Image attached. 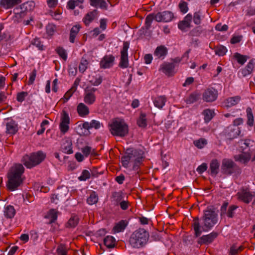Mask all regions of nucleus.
Listing matches in <instances>:
<instances>
[{"mask_svg": "<svg viewBox=\"0 0 255 255\" xmlns=\"http://www.w3.org/2000/svg\"><path fill=\"white\" fill-rule=\"evenodd\" d=\"M203 226L200 225L199 218L197 217L193 220V229L196 238L199 237L202 232H207L211 229L218 222V210L213 207H208L204 211L202 217Z\"/></svg>", "mask_w": 255, "mask_h": 255, "instance_id": "nucleus-1", "label": "nucleus"}, {"mask_svg": "<svg viewBox=\"0 0 255 255\" xmlns=\"http://www.w3.org/2000/svg\"><path fill=\"white\" fill-rule=\"evenodd\" d=\"M24 168L21 164L18 163L12 166L7 173L8 181L6 186L11 191H14L23 182L22 175Z\"/></svg>", "mask_w": 255, "mask_h": 255, "instance_id": "nucleus-2", "label": "nucleus"}, {"mask_svg": "<svg viewBox=\"0 0 255 255\" xmlns=\"http://www.w3.org/2000/svg\"><path fill=\"white\" fill-rule=\"evenodd\" d=\"M149 234L144 229H139L135 231L129 238L130 245L134 248L143 247L147 243Z\"/></svg>", "mask_w": 255, "mask_h": 255, "instance_id": "nucleus-3", "label": "nucleus"}, {"mask_svg": "<svg viewBox=\"0 0 255 255\" xmlns=\"http://www.w3.org/2000/svg\"><path fill=\"white\" fill-rule=\"evenodd\" d=\"M45 154L41 151H38L28 155H24L21 159L22 163L27 168H32L39 164L45 158Z\"/></svg>", "mask_w": 255, "mask_h": 255, "instance_id": "nucleus-4", "label": "nucleus"}, {"mask_svg": "<svg viewBox=\"0 0 255 255\" xmlns=\"http://www.w3.org/2000/svg\"><path fill=\"white\" fill-rule=\"evenodd\" d=\"M109 126L110 130L113 135L124 137L128 133V126L122 120L114 119Z\"/></svg>", "mask_w": 255, "mask_h": 255, "instance_id": "nucleus-5", "label": "nucleus"}, {"mask_svg": "<svg viewBox=\"0 0 255 255\" xmlns=\"http://www.w3.org/2000/svg\"><path fill=\"white\" fill-rule=\"evenodd\" d=\"M221 170L223 174L226 175L241 173V168L233 160L226 158L222 160Z\"/></svg>", "mask_w": 255, "mask_h": 255, "instance_id": "nucleus-6", "label": "nucleus"}, {"mask_svg": "<svg viewBox=\"0 0 255 255\" xmlns=\"http://www.w3.org/2000/svg\"><path fill=\"white\" fill-rule=\"evenodd\" d=\"M97 90V89L91 86H87L84 89V101L86 104L92 105L95 102L96 96L95 92Z\"/></svg>", "mask_w": 255, "mask_h": 255, "instance_id": "nucleus-7", "label": "nucleus"}, {"mask_svg": "<svg viewBox=\"0 0 255 255\" xmlns=\"http://www.w3.org/2000/svg\"><path fill=\"white\" fill-rule=\"evenodd\" d=\"M129 47V43L124 42L123 49L121 52V60L119 66L122 68H126L128 66V50Z\"/></svg>", "mask_w": 255, "mask_h": 255, "instance_id": "nucleus-8", "label": "nucleus"}, {"mask_svg": "<svg viewBox=\"0 0 255 255\" xmlns=\"http://www.w3.org/2000/svg\"><path fill=\"white\" fill-rule=\"evenodd\" d=\"M218 95V91L215 89L208 88L203 94V100L206 102H212L217 99Z\"/></svg>", "mask_w": 255, "mask_h": 255, "instance_id": "nucleus-9", "label": "nucleus"}, {"mask_svg": "<svg viewBox=\"0 0 255 255\" xmlns=\"http://www.w3.org/2000/svg\"><path fill=\"white\" fill-rule=\"evenodd\" d=\"M143 151L138 149H134L133 148H128L127 149L126 154H128L131 156L132 161L139 160L142 161L144 158Z\"/></svg>", "mask_w": 255, "mask_h": 255, "instance_id": "nucleus-10", "label": "nucleus"}, {"mask_svg": "<svg viewBox=\"0 0 255 255\" xmlns=\"http://www.w3.org/2000/svg\"><path fill=\"white\" fill-rule=\"evenodd\" d=\"M174 15L172 12L164 11L156 13L155 20L157 22H167L171 21Z\"/></svg>", "mask_w": 255, "mask_h": 255, "instance_id": "nucleus-11", "label": "nucleus"}, {"mask_svg": "<svg viewBox=\"0 0 255 255\" xmlns=\"http://www.w3.org/2000/svg\"><path fill=\"white\" fill-rule=\"evenodd\" d=\"M218 236V234L216 232H213L211 233L204 235L200 237L198 241V243L202 245H209L211 244Z\"/></svg>", "mask_w": 255, "mask_h": 255, "instance_id": "nucleus-12", "label": "nucleus"}, {"mask_svg": "<svg viewBox=\"0 0 255 255\" xmlns=\"http://www.w3.org/2000/svg\"><path fill=\"white\" fill-rule=\"evenodd\" d=\"M240 132L239 127L236 126H231L227 128L226 130V136L230 140H232L237 137Z\"/></svg>", "mask_w": 255, "mask_h": 255, "instance_id": "nucleus-13", "label": "nucleus"}, {"mask_svg": "<svg viewBox=\"0 0 255 255\" xmlns=\"http://www.w3.org/2000/svg\"><path fill=\"white\" fill-rule=\"evenodd\" d=\"M175 65L173 63H164L161 66L162 72L168 76H172L174 73V68Z\"/></svg>", "mask_w": 255, "mask_h": 255, "instance_id": "nucleus-14", "label": "nucleus"}, {"mask_svg": "<svg viewBox=\"0 0 255 255\" xmlns=\"http://www.w3.org/2000/svg\"><path fill=\"white\" fill-rule=\"evenodd\" d=\"M115 57L112 55H106L100 62V67L106 69L112 67L113 65Z\"/></svg>", "mask_w": 255, "mask_h": 255, "instance_id": "nucleus-15", "label": "nucleus"}, {"mask_svg": "<svg viewBox=\"0 0 255 255\" xmlns=\"http://www.w3.org/2000/svg\"><path fill=\"white\" fill-rule=\"evenodd\" d=\"M192 19L191 14H188L182 21H180L178 24V28L182 31H184L186 28L191 27V22Z\"/></svg>", "mask_w": 255, "mask_h": 255, "instance_id": "nucleus-16", "label": "nucleus"}, {"mask_svg": "<svg viewBox=\"0 0 255 255\" xmlns=\"http://www.w3.org/2000/svg\"><path fill=\"white\" fill-rule=\"evenodd\" d=\"M6 132L9 134H15L18 131V125L15 121L13 120H11L6 123Z\"/></svg>", "mask_w": 255, "mask_h": 255, "instance_id": "nucleus-17", "label": "nucleus"}, {"mask_svg": "<svg viewBox=\"0 0 255 255\" xmlns=\"http://www.w3.org/2000/svg\"><path fill=\"white\" fill-rule=\"evenodd\" d=\"M255 64V60L253 59L250 61L246 67L243 69L241 71V74L243 77L250 74L254 69V65Z\"/></svg>", "mask_w": 255, "mask_h": 255, "instance_id": "nucleus-18", "label": "nucleus"}, {"mask_svg": "<svg viewBox=\"0 0 255 255\" xmlns=\"http://www.w3.org/2000/svg\"><path fill=\"white\" fill-rule=\"evenodd\" d=\"M220 163L217 159H213L210 164V174L216 176L219 171Z\"/></svg>", "mask_w": 255, "mask_h": 255, "instance_id": "nucleus-19", "label": "nucleus"}, {"mask_svg": "<svg viewBox=\"0 0 255 255\" xmlns=\"http://www.w3.org/2000/svg\"><path fill=\"white\" fill-rule=\"evenodd\" d=\"M21 2V0H1L0 4L4 8L8 9Z\"/></svg>", "mask_w": 255, "mask_h": 255, "instance_id": "nucleus-20", "label": "nucleus"}, {"mask_svg": "<svg viewBox=\"0 0 255 255\" xmlns=\"http://www.w3.org/2000/svg\"><path fill=\"white\" fill-rule=\"evenodd\" d=\"M254 196H255L254 193H253L246 190H244L240 195V198L246 203H249Z\"/></svg>", "mask_w": 255, "mask_h": 255, "instance_id": "nucleus-21", "label": "nucleus"}, {"mask_svg": "<svg viewBox=\"0 0 255 255\" xmlns=\"http://www.w3.org/2000/svg\"><path fill=\"white\" fill-rule=\"evenodd\" d=\"M240 100L241 97L239 96L229 98L227 99L225 101V106L227 108H230L237 105L239 102Z\"/></svg>", "mask_w": 255, "mask_h": 255, "instance_id": "nucleus-22", "label": "nucleus"}, {"mask_svg": "<svg viewBox=\"0 0 255 255\" xmlns=\"http://www.w3.org/2000/svg\"><path fill=\"white\" fill-rule=\"evenodd\" d=\"M14 11H17L15 12V16L13 17V20L15 22H19L22 18L24 17L26 14V11L20 9L19 8H16L14 9Z\"/></svg>", "mask_w": 255, "mask_h": 255, "instance_id": "nucleus-23", "label": "nucleus"}, {"mask_svg": "<svg viewBox=\"0 0 255 255\" xmlns=\"http://www.w3.org/2000/svg\"><path fill=\"white\" fill-rule=\"evenodd\" d=\"M34 7V2L33 1H28L20 5V9L28 12L33 10Z\"/></svg>", "mask_w": 255, "mask_h": 255, "instance_id": "nucleus-24", "label": "nucleus"}, {"mask_svg": "<svg viewBox=\"0 0 255 255\" xmlns=\"http://www.w3.org/2000/svg\"><path fill=\"white\" fill-rule=\"evenodd\" d=\"M90 4L94 7H97L98 5L99 7L104 9H107L108 5L105 0H90Z\"/></svg>", "mask_w": 255, "mask_h": 255, "instance_id": "nucleus-25", "label": "nucleus"}, {"mask_svg": "<svg viewBox=\"0 0 255 255\" xmlns=\"http://www.w3.org/2000/svg\"><path fill=\"white\" fill-rule=\"evenodd\" d=\"M98 13V11L96 9H94L92 11L88 12L85 16L84 18V22L86 25H88L89 23L94 20L95 17Z\"/></svg>", "mask_w": 255, "mask_h": 255, "instance_id": "nucleus-26", "label": "nucleus"}, {"mask_svg": "<svg viewBox=\"0 0 255 255\" xmlns=\"http://www.w3.org/2000/svg\"><path fill=\"white\" fill-rule=\"evenodd\" d=\"M251 158V154L248 152H243L241 154L235 156L237 161H240L244 163L248 162Z\"/></svg>", "mask_w": 255, "mask_h": 255, "instance_id": "nucleus-27", "label": "nucleus"}, {"mask_svg": "<svg viewBox=\"0 0 255 255\" xmlns=\"http://www.w3.org/2000/svg\"><path fill=\"white\" fill-rule=\"evenodd\" d=\"M166 101L165 97L161 96L155 98L153 100V103L156 107L161 109L164 106Z\"/></svg>", "mask_w": 255, "mask_h": 255, "instance_id": "nucleus-28", "label": "nucleus"}, {"mask_svg": "<svg viewBox=\"0 0 255 255\" xmlns=\"http://www.w3.org/2000/svg\"><path fill=\"white\" fill-rule=\"evenodd\" d=\"M167 54V49L164 46H160L156 48L154 52V55L158 58L163 57Z\"/></svg>", "mask_w": 255, "mask_h": 255, "instance_id": "nucleus-29", "label": "nucleus"}, {"mask_svg": "<svg viewBox=\"0 0 255 255\" xmlns=\"http://www.w3.org/2000/svg\"><path fill=\"white\" fill-rule=\"evenodd\" d=\"M77 111L80 116L84 117L89 113V108L83 103H80L77 106Z\"/></svg>", "mask_w": 255, "mask_h": 255, "instance_id": "nucleus-30", "label": "nucleus"}, {"mask_svg": "<svg viewBox=\"0 0 255 255\" xmlns=\"http://www.w3.org/2000/svg\"><path fill=\"white\" fill-rule=\"evenodd\" d=\"M15 214V211L13 206L8 205L4 208V215L7 218H12Z\"/></svg>", "mask_w": 255, "mask_h": 255, "instance_id": "nucleus-31", "label": "nucleus"}, {"mask_svg": "<svg viewBox=\"0 0 255 255\" xmlns=\"http://www.w3.org/2000/svg\"><path fill=\"white\" fill-rule=\"evenodd\" d=\"M45 218L49 219V224L54 222L57 218V211L54 209H50L45 216Z\"/></svg>", "mask_w": 255, "mask_h": 255, "instance_id": "nucleus-32", "label": "nucleus"}, {"mask_svg": "<svg viewBox=\"0 0 255 255\" xmlns=\"http://www.w3.org/2000/svg\"><path fill=\"white\" fill-rule=\"evenodd\" d=\"M80 26L79 25H76L74 26L70 30L69 40L70 42L74 43L75 38L79 32Z\"/></svg>", "mask_w": 255, "mask_h": 255, "instance_id": "nucleus-33", "label": "nucleus"}, {"mask_svg": "<svg viewBox=\"0 0 255 255\" xmlns=\"http://www.w3.org/2000/svg\"><path fill=\"white\" fill-rule=\"evenodd\" d=\"M115 239L112 236H108L104 240L105 245L108 248H113L115 246Z\"/></svg>", "mask_w": 255, "mask_h": 255, "instance_id": "nucleus-34", "label": "nucleus"}, {"mask_svg": "<svg viewBox=\"0 0 255 255\" xmlns=\"http://www.w3.org/2000/svg\"><path fill=\"white\" fill-rule=\"evenodd\" d=\"M31 44L35 46L39 50L43 51L45 49V46L43 45V42L39 38H34L31 42Z\"/></svg>", "mask_w": 255, "mask_h": 255, "instance_id": "nucleus-35", "label": "nucleus"}, {"mask_svg": "<svg viewBox=\"0 0 255 255\" xmlns=\"http://www.w3.org/2000/svg\"><path fill=\"white\" fill-rule=\"evenodd\" d=\"M78 217L76 215H72L67 223L66 227L74 228L78 225Z\"/></svg>", "mask_w": 255, "mask_h": 255, "instance_id": "nucleus-36", "label": "nucleus"}, {"mask_svg": "<svg viewBox=\"0 0 255 255\" xmlns=\"http://www.w3.org/2000/svg\"><path fill=\"white\" fill-rule=\"evenodd\" d=\"M156 13H150L145 18V27L146 30L150 28L153 19L155 20Z\"/></svg>", "mask_w": 255, "mask_h": 255, "instance_id": "nucleus-37", "label": "nucleus"}, {"mask_svg": "<svg viewBox=\"0 0 255 255\" xmlns=\"http://www.w3.org/2000/svg\"><path fill=\"white\" fill-rule=\"evenodd\" d=\"M128 225L127 222L122 220L119 222L114 228V230L116 232H120L123 231Z\"/></svg>", "mask_w": 255, "mask_h": 255, "instance_id": "nucleus-38", "label": "nucleus"}, {"mask_svg": "<svg viewBox=\"0 0 255 255\" xmlns=\"http://www.w3.org/2000/svg\"><path fill=\"white\" fill-rule=\"evenodd\" d=\"M203 115L204 116L205 123H208L213 118L214 112L210 109H206L203 112Z\"/></svg>", "mask_w": 255, "mask_h": 255, "instance_id": "nucleus-39", "label": "nucleus"}, {"mask_svg": "<svg viewBox=\"0 0 255 255\" xmlns=\"http://www.w3.org/2000/svg\"><path fill=\"white\" fill-rule=\"evenodd\" d=\"M235 58L237 60L238 62L243 65L247 60L249 57L246 55H242L239 53H236L234 55Z\"/></svg>", "mask_w": 255, "mask_h": 255, "instance_id": "nucleus-40", "label": "nucleus"}, {"mask_svg": "<svg viewBox=\"0 0 255 255\" xmlns=\"http://www.w3.org/2000/svg\"><path fill=\"white\" fill-rule=\"evenodd\" d=\"M200 96L199 94L193 93L190 95L189 97L186 99V102L187 104H192L198 100Z\"/></svg>", "mask_w": 255, "mask_h": 255, "instance_id": "nucleus-41", "label": "nucleus"}, {"mask_svg": "<svg viewBox=\"0 0 255 255\" xmlns=\"http://www.w3.org/2000/svg\"><path fill=\"white\" fill-rule=\"evenodd\" d=\"M247 113L248 118L247 124L249 126H253L254 125V116L252 113V110L251 108L248 107L247 109Z\"/></svg>", "mask_w": 255, "mask_h": 255, "instance_id": "nucleus-42", "label": "nucleus"}, {"mask_svg": "<svg viewBox=\"0 0 255 255\" xmlns=\"http://www.w3.org/2000/svg\"><path fill=\"white\" fill-rule=\"evenodd\" d=\"M72 140L70 138L68 137L66 139L65 141V152H67L68 154L73 153L72 149Z\"/></svg>", "mask_w": 255, "mask_h": 255, "instance_id": "nucleus-43", "label": "nucleus"}, {"mask_svg": "<svg viewBox=\"0 0 255 255\" xmlns=\"http://www.w3.org/2000/svg\"><path fill=\"white\" fill-rule=\"evenodd\" d=\"M138 126L141 128H145L147 126L146 116L144 114H141L137 121Z\"/></svg>", "mask_w": 255, "mask_h": 255, "instance_id": "nucleus-44", "label": "nucleus"}, {"mask_svg": "<svg viewBox=\"0 0 255 255\" xmlns=\"http://www.w3.org/2000/svg\"><path fill=\"white\" fill-rule=\"evenodd\" d=\"M126 154V155L123 156L121 158L122 165L125 168H127L128 167V165L130 161H132V159L130 155L128 154Z\"/></svg>", "mask_w": 255, "mask_h": 255, "instance_id": "nucleus-45", "label": "nucleus"}, {"mask_svg": "<svg viewBox=\"0 0 255 255\" xmlns=\"http://www.w3.org/2000/svg\"><path fill=\"white\" fill-rule=\"evenodd\" d=\"M88 64V61L84 57H82L81 60L80 64L79 65V71L82 73H83L84 71H85V70L87 68Z\"/></svg>", "mask_w": 255, "mask_h": 255, "instance_id": "nucleus-46", "label": "nucleus"}, {"mask_svg": "<svg viewBox=\"0 0 255 255\" xmlns=\"http://www.w3.org/2000/svg\"><path fill=\"white\" fill-rule=\"evenodd\" d=\"M227 51V49L226 47L223 45H220L217 46L215 51V54L219 55V56H224Z\"/></svg>", "mask_w": 255, "mask_h": 255, "instance_id": "nucleus-47", "label": "nucleus"}, {"mask_svg": "<svg viewBox=\"0 0 255 255\" xmlns=\"http://www.w3.org/2000/svg\"><path fill=\"white\" fill-rule=\"evenodd\" d=\"M238 208V206L235 205L230 206L228 210L227 215L230 218H232L235 216V211Z\"/></svg>", "mask_w": 255, "mask_h": 255, "instance_id": "nucleus-48", "label": "nucleus"}, {"mask_svg": "<svg viewBox=\"0 0 255 255\" xmlns=\"http://www.w3.org/2000/svg\"><path fill=\"white\" fill-rule=\"evenodd\" d=\"M76 86H73L66 93H65V103L72 96L76 90Z\"/></svg>", "mask_w": 255, "mask_h": 255, "instance_id": "nucleus-49", "label": "nucleus"}, {"mask_svg": "<svg viewBox=\"0 0 255 255\" xmlns=\"http://www.w3.org/2000/svg\"><path fill=\"white\" fill-rule=\"evenodd\" d=\"M98 197L96 195L95 193L91 194L87 200V203L90 205H93L98 202Z\"/></svg>", "mask_w": 255, "mask_h": 255, "instance_id": "nucleus-50", "label": "nucleus"}, {"mask_svg": "<svg viewBox=\"0 0 255 255\" xmlns=\"http://www.w3.org/2000/svg\"><path fill=\"white\" fill-rule=\"evenodd\" d=\"M195 145L199 148H202L205 144H207V141L203 138H200L199 140L194 141Z\"/></svg>", "mask_w": 255, "mask_h": 255, "instance_id": "nucleus-51", "label": "nucleus"}, {"mask_svg": "<svg viewBox=\"0 0 255 255\" xmlns=\"http://www.w3.org/2000/svg\"><path fill=\"white\" fill-rule=\"evenodd\" d=\"M90 177V173L87 170H84L82 171V175L79 177L81 181H85Z\"/></svg>", "mask_w": 255, "mask_h": 255, "instance_id": "nucleus-52", "label": "nucleus"}, {"mask_svg": "<svg viewBox=\"0 0 255 255\" xmlns=\"http://www.w3.org/2000/svg\"><path fill=\"white\" fill-rule=\"evenodd\" d=\"M37 71L35 69H34L30 74L29 80L28 81V85H31L34 83L36 76Z\"/></svg>", "mask_w": 255, "mask_h": 255, "instance_id": "nucleus-53", "label": "nucleus"}, {"mask_svg": "<svg viewBox=\"0 0 255 255\" xmlns=\"http://www.w3.org/2000/svg\"><path fill=\"white\" fill-rule=\"evenodd\" d=\"M28 93L26 92H21L18 93L17 95L16 100L19 102H22L25 97L27 96Z\"/></svg>", "mask_w": 255, "mask_h": 255, "instance_id": "nucleus-54", "label": "nucleus"}, {"mask_svg": "<svg viewBox=\"0 0 255 255\" xmlns=\"http://www.w3.org/2000/svg\"><path fill=\"white\" fill-rule=\"evenodd\" d=\"M187 5V3L185 1H182L179 3V7L180 8L181 12L185 13L188 11V7Z\"/></svg>", "mask_w": 255, "mask_h": 255, "instance_id": "nucleus-55", "label": "nucleus"}, {"mask_svg": "<svg viewBox=\"0 0 255 255\" xmlns=\"http://www.w3.org/2000/svg\"><path fill=\"white\" fill-rule=\"evenodd\" d=\"M51 15L55 20H58L62 18V12L58 10L51 12Z\"/></svg>", "mask_w": 255, "mask_h": 255, "instance_id": "nucleus-56", "label": "nucleus"}, {"mask_svg": "<svg viewBox=\"0 0 255 255\" xmlns=\"http://www.w3.org/2000/svg\"><path fill=\"white\" fill-rule=\"evenodd\" d=\"M46 33L48 35H52L55 31V26L53 24H48L46 26Z\"/></svg>", "mask_w": 255, "mask_h": 255, "instance_id": "nucleus-57", "label": "nucleus"}, {"mask_svg": "<svg viewBox=\"0 0 255 255\" xmlns=\"http://www.w3.org/2000/svg\"><path fill=\"white\" fill-rule=\"evenodd\" d=\"M192 19H193L194 22L196 24H199L201 23V16L199 14V12H196L194 13L193 17H192Z\"/></svg>", "mask_w": 255, "mask_h": 255, "instance_id": "nucleus-58", "label": "nucleus"}, {"mask_svg": "<svg viewBox=\"0 0 255 255\" xmlns=\"http://www.w3.org/2000/svg\"><path fill=\"white\" fill-rule=\"evenodd\" d=\"M228 202H225L222 205L221 207V209H220V216H221V217L222 218L224 215H225L226 214H227V208L228 207Z\"/></svg>", "mask_w": 255, "mask_h": 255, "instance_id": "nucleus-59", "label": "nucleus"}, {"mask_svg": "<svg viewBox=\"0 0 255 255\" xmlns=\"http://www.w3.org/2000/svg\"><path fill=\"white\" fill-rule=\"evenodd\" d=\"M228 26L226 24L222 25L221 23H218L216 25L215 29L217 30L221 31H226L228 30Z\"/></svg>", "mask_w": 255, "mask_h": 255, "instance_id": "nucleus-60", "label": "nucleus"}, {"mask_svg": "<svg viewBox=\"0 0 255 255\" xmlns=\"http://www.w3.org/2000/svg\"><path fill=\"white\" fill-rule=\"evenodd\" d=\"M207 169V164L205 163H202L201 165L199 166L197 168V171L199 173L201 174Z\"/></svg>", "mask_w": 255, "mask_h": 255, "instance_id": "nucleus-61", "label": "nucleus"}, {"mask_svg": "<svg viewBox=\"0 0 255 255\" xmlns=\"http://www.w3.org/2000/svg\"><path fill=\"white\" fill-rule=\"evenodd\" d=\"M113 197L115 198V200L116 202H117V204H118L120 203V202L122 201V195L119 192H115L113 194Z\"/></svg>", "mask_w": 255, "mask_h": 255, "instance_id": "nucleus-62", "label": "nucleus"}, {"mask_svg": "<svg viewBox=\"0 0 255 255\" xmlns=\"http://www.w3.org/2000/svg\"><path fill=\"white\" fill-rule=\"evenodd\" d=\"M242 37L243 36L242 35L234 36L231 39V43L232 44H235L240 42L241 41Z\"/></svg>", "mask_w": 255, "mask_h": 255, "instance_id": "nucleus-63", "label": "nucleus"}, {"mask_svg": "<svg viewBox=\"0 0 255 255\" xmlns=\"http://www.w3.org/2000/svg\"><path fill=\"white\" fill-rule=\"evenodd\" d=\"M255 15V8L249 6L246 10V15L252 16Z\"/></svg>", "mask_w": 255, "mask_h": 255, "instance_id": "nucleus-64", "label": "nucleus"}]
</instances>
